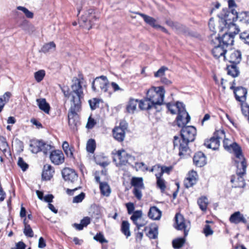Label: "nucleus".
Returning a JSON list of instances; mask_svg holds the SVG:
<instances>
[{
    "instance_id": "47",
    "label": "nucleus",
    "mask_w": 249,
    "mask_h": 249,
    "mask_svg": "<svg viewBox=\"0 0 249 249\" xmlns=\"http://www.w3.org/2000/svg\"><path fill=\"white\" fill-rule=\"evenodd\" d=\"M55 48V44L53 42H50L49 43L45 44L42 48V51L43 52L46 53L52 50H54Z\"/></svg>"
},
{
    "instance_id": "51",
    "label": "nucleus",
    "mask_w": 249,
    "mask_h": 249,
    "mask_svg": "<svg viewBox=\"0 0 249 249\" xmlns=\"http://www.w3.org/2000/svg\"><path fill=\"white\" fill-rule=\"evenodd\" d=\"M172 167L171 166L166 167L165 166H160V169L159 170V173H157L158 175L160 176H162L163 173H165L167 174H169L170 171L172 170Z\"/></svg>"
},
{
    "instance_id": "3",
    "label": "nucleus",
    "mask_w": 249,
    "mask_h": 249,
    "mask_svg": "<svg viewBox=\"0 0 249 249\" xmlns=\"http://www.w3.org/2000/svg\"><path fill=\"white\" fill-rule=\"evenodd\" d=\"M165 92L162 87H152L147 90L146 94L156 108L157 105H161L163 104Z\"/></svg>"
},
{
    "instance_id": "58",
    "label": "nucleus",
    "mask_w": 249,
    "mask_h": 249,
    "mask_svg": "<svg viewBox=\"0 0 249 249\" xmlns=\"http://www.w3.org/2000/svg\"><path fill=\"white\" fill-rule=\"evenodd\" d=\"M144 188H137L134 189L133 192L135 197L139 200H140L142 197V190Z\"/></svg>"
},
{
    "instance_id": "4",
    "label": "nucleus",
    "mask_w": 249,
    "mask_h": 249,
    "mask_svg": "<svg viewBox=\"0 0 249 249\" xmlns=\"http://www.w3.org/2000/svg\"><path fill=\"white\" fill-rule=\"evenodd\" d=\"M178 115L176 119L177 125L179 127H183L190 121V117L185 109L183 104L177 102Z\"/></svg>"
},
{
    "instance_id": "15",
    "label": "nucleus",
    "mask_w": 249,
    "mask_h": 249,
    "mask_svg": "<svg viewBox=\"0 0 249 249\" xmlns=\"http://www.w3.org/2000/svg\"><path fill=\"white\" fill-rule=\"evenodd\" d=\"M50 159L53 164L59 165L64 162L65 158L61 151L53 150L50 154Z\"/></svg>"
},
{
    "instance_id": "20",
    "label": "nucleus",
    "mask_w": 249,
    "mask_h": 249,
    "mask_svg": "<svg viewBox=\"0 0 249 249\" xmlns=\"http://www.w3.org/2000/svg\"><path fill=\"white\" fill-rule=\"evenodd\" d=\"M197 174L196 171H192L190 172L187 178L184 180V184L185 186L188 188L193 186L196 182Z\"/></svg>"
},
{
    "instance_id": "28",
    "label": "nucleus",
    "mask_w": 249,
    "mask_h": 249,
    "mask_svg": "<svg viewBox=\"0 0 249 249\" xmlns=\"http://www.w3.org/2000/svg\"><path fill=\"white\" fill-rule=\"evenodd\" d=\"M36 101L40 110L43 111L45 113H49L50 106L45 98L37 99Z\"/></svg>"
},
{
    "instance_id": "10",
    "label": "nucleus",
    "mask_w": 249,
    "mask_h": 249,
    "mask_svg": "<svg viewBox=\"0 0 249 249\" xmlns=\"http://www.w3.org/2000/svg\"><path fill=\"white\" fill-rule=\"evenodd\" d=\"M227 52L226 48L223 46L221 42L218 40V45L215 46L212 51V54L215 59L220 61H225V54Z\"/></svg>"
},
{
    "instance_id": "32",
    "label": "nucleus",
    "mask_w": 249,
    "mask_h": 249,
    "mask_svg": "<svg viewBox=\"0 0 249 249\" xmlns=\"http://www.w3.org/2000/svg\"><path fill=\"white\" fill-rule=\"evenodd\" d=\"M0 150L6 156L9 155V147L5 138L0 136Z\"/></svg>"
},
{
    "instance_id": "24",
    "label": "nucleus",
    "mask_w": 249,
    "mask_h": 249,
    "mask_svg": "<svg viewBox=\"0 0 249 249\" xmlns=\"http://www.w3.org/2000/svg\"><path fill=\"white\" fill-rule=\"evenodd\" d=\"M166 24L178 33H186L188 32V29L185 26L178 23L168 20L166 21Z\"/></svg>"
},
{
    "instance_id": "63",
    "label": "nucleus",
    "mask_w": 249,
    "mask_h": 249,
    "mask_svg": "<svg viewBox=\"0 0 249 249\" xmlns=\"http://www.w3.org/2000/svg\"><path fill=\"white\" fill-rule=\"evenodd\" d=\"M46 246V241L42 237H40L38 240V247L40 249L45 248Z\"/></svg>"
},
{
    "instance_id": "61",
    "label": "nucleus",
    "mask_w": 249,
    "mask_h": 249,
    "mask_svg": "<svg viewBox=\"0 0 249 249\" xmlns=\"http://www.w3.org/2000/svg\"><path fill=\"white\" fill-rule=\"evenodd\" d=\"M80 223L83 228L87 227L90 223V218L88 216L85 217L81 220Z\"/></svg>"
},
{
    "instance_id": "46",
    "label": "nucleus",
    "mask_w": 249,
    "mask_h": 249,
    "mask_svg": "<svg viewBox=\"0 0 249 249\" xmlns=\"http://www.w3.org/2000/svg\"><path fill=\"white\" fill-rule=\"evenodd\" d=\"M18 10L22 11L25 15V16L29 18H32L34 17V13L30 11L26 7L21 6H18L17 7Z\"/></svg>"
},
{
    "instance_id": "62",
    "label": "nucleus",
    "mask_w": 249,
    "mask_h": 249,
    "mask_svg": "<svg viewBox=\"0 0 249 249\" xmlns=\"http://www.w3.org/2000/svg\"><path fill=\"white\" fill-rule=\"evenodd\" d=\"M126 207L127 208L128 214H130L132 213L135 209L133 203L131 202L126 203Z\"/></svg>"
},
{
    "instance_id": "5",
    "label": "nucleus",
    "mask_w": 249,
    "mask_h": 249,
    "mask_svg": "<svg viewBox=\"0 0 249 249\" xmlns=\"http://www.w3.org/2000/svg\"><path fill=\"white\" fill-rule=\"evenodd\" d=\"M96 20L94 10L92 9L88 10L79 20V23L83 28L89 30L92 24Z\"/></svg>"
},
{
    "instance_id": "6",
    "label": "nucleus",
    "mask_w": 249,
    "mask_h": 249,
    "mask_svg": "<svg viewBox=\"0 0 249 249\" xmlns=\"http://www.w3.org/2000/svg\"><path fill=\"white\" fill-rule=\"evenodd\" d=\"M108 81L105 76H101L96 77L92 83V89L94 91L99 90V89L103 92H106L107 90Z\"/></svg>"
},
{
    "instance_id": "60",
    "label": "nucleus",
    "mask_w": 249,
    "mask_h": 249,
    "mask_svg": "<svg viewBox=\"0 0 249 249\" xmlns=\"http://www.w3.org/2000/svg\"><path fill=\"white\" fill-rule=\"evenodd\" d=\"M96 124V122L94 119L89 117L86 126L89 129H91L94 127Z\"/></svg>"
},
{
    "instance_id": "50",
    "label": "nucleus",
    "mask_w": 249,
    "mask_h": 249,
    "mask_svg": "<svg viewBox=\"0 0 249 249\" xmlns=\"http://www.w3.org/2000/svg\"><path fill=\"white\" fill-rule=\"evenodd\" d=\"M240 39L246 44L249 45V32L245 31L240 35Z\"/></svg>"
},
{
    "instance_id": "7",
    "label": "nucleus",
    "mask_w": 249,
    "mask_h": 249,
    "mask_svg": "<svg viewBox=\"0 0 249 249\" xmlns=\"http://www.w3.org/2000/svg\"><path fill=\"white\" fill-rule=\"evenodd\" d=\"M221 136H225V132L223 130L217 131L214 134V136L209 140L206 141L204 145L208 148L212 149L213 150H217L220 146V137Z\"/></svg>"
},
{
    "instance_id": "38",
    "label": "nucleus",
    "mask_w": 249,
    "mask_h": 249,
    "mask_svg": "<svg viewBox=\"0 0 249 249\" xmlns=\"http://www.w3.org/2000/svg\"><path fill=\"white\" fill-rule=\"evenodd\" d=\"M158 235V226L156 225H152L148 233V236L150 238L156 239Z\"/></svg>"
},
{
    "instance_id": "11",
    "label": "nucleus",
    "mask_w": 249,
    "mask_h": 249,
    "mask_svg": "<svg viewBox=\"0 0 249 249\" xmlns=\"http://www.w3.org/2000/svg\"><path fill=\"white\" fill-rule=\"evenodd\" d=\"M63 178L65 181L74 182L78 179V175L75 171L70 168H64L61 171Z\"/></svg>"
},
{
    "instance_id": "55",
    "label": "nucleus",
    "mask_w": 249,
    "mask_h": 249,
    "mask_svg": "<svg viewBox=\"0 0 249 249\" xmlns=\"http://www.w3.org/2000/svg\"><path fill=\"white\" fill-rule=\"evenodd\" d=\"M203 232L206 236L211 235L213 234V231L209 225H206L203 229Z\"/></svg>"
},
{
    "instance_id": "22",
    "label": "nucleus",
    "mask_w": 249,
    "mask_h": 249,
    "mask_svg": "<svg viewBox=\"0 0 249 249\" xmlns=\"http://www.w3.org/2000/svg\"><path fill=\"white\" fill-rule=\"evenodd\" d=\"M193 161L196 166L202 167L206 163V157L202 152H198L194 156Z\"/></svg>"
},
{
    "instance_id": "21",
    "label": "nucleus",
    "mask_w": 249,
    "mask_h": 249,
    "mask_svg": "<svg viewBox=\"0 0 249 249\" xmlns=\"http://www.w3.org/2000/svg\"><path fill=\"white\" fill-rule=\"evenodd\" d=\"M234 36L229 34L227 32L225 33L223 35L222 38L219 39L218 37H216L217 41L218 40L221 42V44L224 47L227 48L228 45H232L234 42L233 40Z\"/></svg>"
},
{
    "instance_id": "39",
    "label": "nucleus",
    "mask_w": 249,
    "mask_h": 249,
    "mask_svg": "<svg viewBox=\"0 0 249 249\" xmlns=\"http://www.w3.org/2000/svg\"><path fill=\"white\" fill-rule=\"evenodd\" d=\"M23 223L24 225V229L23 231V232L24 234L30 237H32L34 236V232L31 229L30 226L28 223V221H27V219L26 218L24 219Z\"/></svg>"
},
{
    "instance_id": "59",
    "label": "nucleus",
    "mask_w": 249,
    "mask_h": 249,
    "mask_svg": "<svg viewBox=\"0 0 249 249\" xmlns=\"http://www.w3.org/2000/svg\"><path fill=\"white\" fill-rule=\"evenodd\" d=\"M167 70V68L165 67H162L154 74L155 77H160L164 74L165 71Z\"/></svg>"
},
{
    "instance_id": "23",
    "label": "nucleus",
    "mask_w": 249,
    "mask_h": 249,
    "mask_svg": "<svg viewBox=\"0 0 249 249\" xmlns=\"http://www.w3.org/2000/svg\"><path fill=\"white\" fill-rule=\"evenodd\" d=\"M241 56L240 51L234 50L231 53L228 61L231 64L236 65L241 61L242 58Z\"/></svg>"
},
{
    "instance_id": "2",
    "label": "nucleus",
    "mask_w": 249,
    "mask_h": 249,
    "mask_svg": "<svg viewBox=\"0 0 249 249\" xmlns=\"http://www.w3.org/2000/svg\"><path fill=\"white\" fill-rule=\"evenodd\" d=\"M180 131L181 137L175 136L174 138V148L179 150V155L185 157L189 156L191 150L188 146L189 142H193L196 134V128L193 126H183Z\"/></svg>"
},
{
    "instance_id": "53",
    "label": "nucleus",
    "mask_w": 249,
    "mask_h": 249,
    "mask_svg": "<svg viewBox=\"0 0 249 249\" xmlns=\"http://www.w3.org/2000/svg\"><path fill=\"white\" fill-rule=\"evenodd\" d=\"M241 107L242 113L245 116H249V106H248L247 104L244 103H241Z\"/></svg>"
},
{
    "instance_id": "57",
    "label": "nucleus",
    "mask_w": 249,
    "mask_h": 249,
    "mask_svg": "<svg viewBox=\"0 0 249 249\" xmlns=\"http://www.w3.org/2000/svg\"><path fill=\"white\" fill-rule=\"evenodd\" d=\"M94 239L100 242L101 243H107V240L104 238V235L99 233L93 237Z\"/></svg>"
},
{
    "instance_id": "49",
    "label": "nucleus",
    "mask_w": 249,
    "mask_h": 249,
    "mask_svg": "<svg viewBox=\"0 0 249 249\" xmlns=\"http://www.w3.org/2000/svg\"><path fill=\"white\" fill-rule=\"evenodd\" d=\"M45 75V72L44 70H39L35 73V78L37 82L42 81Z\"/></svg>"
},
{
    "instance_id": "35",
    "label": "nucleus",
    "mask_w": 249,
    "mask_h": 249,
    "mask_svg": "<svg viewBox=\"0 0 249 249\" xmlns=\"http://www.w3.org/2000/svg\"><path fill=\"white\" fill-rule=\"evenodd\" d=\"M227 70L228 74L231 75L233 77L238 76L239 74V71L235 65L231 64L227 65Z\"/></svg>"
},
{
    "instance_id": "29",
    "label": "nucleus",
    "mask_w": 249,
    "mask_h": 249,
    "mask_svg": "<svg viewBox=\"0 0 249 249\" xmlns=\"http://www.w3.org/2000/svg\"><path fill=\"white\" fill-rule=\"evenodd\" d=\"M150 218L153 220H159L161 215V212L156 206L150 208L148 213Z\"/></svg>"
},
{
    "instance_id": "18",
    "label": "nucleus",
    "mask_w": 249,
    "mask_h": 249,
    "mask_svg": "<svg viewBox=\"0 0 249 249\" xmlns=\"http://www.w3.org/2000/svg\"><path fill=\"white\" fill-rule=\"evenodd\" d=\"M247 92V89L242 87H237L234 89L235 98L241 103H244L246 101Z\"/></svg>"
},
{
    "instance_id": "30",
    "label": "nucleus",
    "mask_w": 249,
    "mask_h": 249,
    "mask_svg": "<svg viewBox=\"0 0 249 249\" xmlns=\"http://www.w3.org/2000/svg\"><path fill=\"white\" fill-rule=\"evenodd\" d=\"M139 107L142 110H148L154 107V105L146 96L143 100H139Z\"/></svg>"
},
{
    "instance_id": "54",
    "label": "nucleus",
    "mask_w": 249,
    "mask_h": 249,
    "mask_svg": "<svg viewBox=\"0 0 249 249\" xmlns=\"http://www.w3.org/2000/svg\"><path fill=\"white\" fill-rule=\"evenodd\" d=\"M18 164L24 171H25L28 167V164L24 162L21 158H18Z\"/></svg>"
},
{
    "instance_id": "45",
    "label": "nucleus",
    "mask_w": 249,
    "mask_h": 249,
    "mask_svg": "<svg viewBox=\"0 0 249 249\" xmlns=\"http://www.w3.org/2000/svg\"><path fill=\"white\" fill-rule=\"evenodd\" d=\"M185 242V240L183 238L174 239L172 241L173 246L175 249H179L183 246Z\"/></svg>"
},
{
    "instance_id": "44",
    "label": "nucleus",
    "mask_w": 249,
    "mask_h": 249,
    "mask_svg": "<svg viewBox=\"0 0 249 249\" xmlns=\"http://www.w3.org/2000/svg\"><path fill=\"white\" fill-rule=\"evenodd\" d=\"M62 148L66 155L69 158L73 157L72 148L69 146V143L65 141L62 144Z\"/></svg>"
},
{
    "instance_id": "8",
    "label": "nucleus",
    "mask_w": 249,
    "mask_h": 249,
    "mask_svg": "<svg viewBox=\"0 0 249 249\" xmlns=\"http://www.w3.org/2000/svg\"><path fill=\"white\" fill-rule=\"evenodd\" d=\"M219 18V22L220 26L226 27L229 22H233L237 19V16L228 13V10L226 9H223L222 11L218 15Z\"/></svg>"
},
{
    "instance_id": "31",
    "label": "nucleus",
    "mask_w": 249,
    "mask_h": 249,
    "mask_svg": "<svg viewBox=\"0 0 249 249\" xmlns=\"http://www.w3.org/2000/svg\"><path fill=\"white\" fill-rule=\"evenodd\" d=\"M42 145V141L34 140L31 142L30 147L31 151L33 153H37L40 151Z\"/></svg>"
},
{
    "instance_id": "13",
    "label": "nucleus",
    "mask_w": 249,
    "mask_h": 249,
    "mask_svg": "<svg viewBox=\"0 0 249 249\" xmlns=\"http://www.w3.org/2000/svg\"><path fill=\"white\" fill-rule=\"evenodd\" d=\"M133 223L136 225L138 230L143 227L146 222L142 217V213L141 211H136L133 213L130 217Z\"/></svg>"
},
{
    "instance_id": "43",
    "label": "nucleus",
    "mask_w": 249,
    "mask_h": 249,
    "mask_svg": "<svg viewBox=\"0 0 249 249\" xmlns=\"http://www.w3.org/2000/svg\"><path fill=\"white\" fill-rule=\"evenodd\" d=\"M96 148V143L93 139H89L87 142L86 149L88 152L93 153Z\"/></svg>"
},
{
    "instance_id": "9",
    "label": "nucleus",
    "mask_w": 249,
    "mask_h": 249,
    "mask_svg": "<svg viewBox=\"0 0 249 249\" xmlns=\"http://www.w3.org/2000/svg\"><path fill=\"white\" fill-rule=\"evenodd\" d=\"M241 165L243 172L237 173L236 176H232L231 177V182L234 184L235 187H244L245 186L243 176L245 174L246 165L244 160L241 161Z\"/></svg>"
},
{
    "instance_id": "37",
    "label": "nucleus",
    "mask_w": 249,
    "mask_h": 249,
    "mask_svg": "<svg viewBox=\"0 0 249 249\" xmlns=\"http://www.w3.org/2000/svg\"><path fill=\"white\" fill-rule=\"evenodd\" d=\"M100 189L103 195L107 196H109L111 190L107 182H100Z\"/></svg>"
},
{
    "instance_id": "14",
    "label": "nucleus",
    "mask_w": 249,
    "mask_h": 249,
    "mask_svg": "<svg viewBox=\"0 0 249 249\" xmlns=\"http://www.w3.org/2000/svg\"><path fill=\"white\" fill-rule=\"evenodd\" d=\"M176 223L177 224L176 228L178 230H184V236H186L188 234V230H187L189 222H187L182 215L180 213H177L175 216Z\"/></svg>"
},
{
    "instance_id": "17",
    "label": "nucleus",
    "mask_w": 249,
    "mask_h": 249,
    "mask_svg": "<svg viewBox=\"0 0 249 249\" xmlns=\"http://www.w3.org/2000/svg\"><path fill=\"white\" fill-rule=\"evenodd\" d=\"M116 157L119 160V164L125 165L129 160H134V158L126 153L124 150H119L117 152Z\"/></svg>"
},
{
    "instance_id": "33",
    "label": "nucleus",
    "mask_w": 249,
    "mask_h": 249,
    "mask_svg": "<svg viewBox=\"0 0 249 249\" xmlns=\"http://www.w3.org/2000/svg\"><path fill=\"white\" fill-rule=\"evenodd\" d=\"M131 184L134 187V189L144 188L142 178L133 177L131 180Z\"/></svg>"
},
{
    "instance_id": "16",
    "label": "nucleus",
    "mask_w": 249,
    "mask_h": 249,
    "mask_svg": "<svg viewBox=\"0 0 249 249\" xmlns=\"http://www.w3.org/2000/svg\"><path fill=\"white\" fill-rule=\"evenodd\" d=\"M228 148L225 150L230 152V153L233 152L235 155L236 157L240 160L244 159L242 154L241 149L240 147L237 144L236 142H233L231 141L229 142V145Z\"/></svg>"
},
{
    "instance_id": "25",
    "label": "nucleus",
    "mask_w": 249,
    "mask_h": 249,
    "mask_svg": "<svg viewBox=\"0 0 249 249\" xmlns=\"http://www.w3.org/2000/svg\"><path fill=\"white\" fill-rule=\"evenodd\" d=\"M54 170L50 164H45L44 166L42 174V178L45 180H50L53 176Z\"/></svg>"
},
{
    "instance_id": "1",
    "label": "nucleus",
    "mask_w": 249,
    "mask_h": 249,
    "mask_svg": "<svg viewBox=\"0 0 249 249\" xmlns=\"http://www.w3.org/2000/svg\"><path fill=\"white\" fill-rule=\"evenodd\" d=\"M73 84L71 85V91L70 93L64 94L70 102V113L69 114V124L71 128L74 129L76 128L77 122L74 119V115H75L81 109V100L83 98L84 94L81 82L80 79L74 78L72 80Z\"/></svg>"
},
{
    "instance_id": "56",
    "label": "nucleus",
    "mask_w": 249,
    "mask_h": 249,
    "mask_svg": "<svg viewBox=\"0 0 249 249\" xmlns=\"http://www.w3.org/2000/svg\"><path fill=\"white\" fill-rule=\"evenodd\" d=\"M85 195L84 193H81L78 196L73 197L72 202L73 203H79L82 202L85 197Z\"/></svg>"
},
{
    "instance_id": "19",
    "label": "nucleus",
    "mask_w": 249,
    "mask_h": 249,
    "mask_svg": "<svg viewBox=\"0 0 249 249\" xmlns=\"http://www.w3.org/2000/svg\"><path fill=\"white\" fill-rule=\"evenodd\" d=\"M219 28L220 32L224 31V29H227L226 32L233 36L240 31L238 26L233 22H229L226 27L219 26Z\"/></svg>"
},
{
    "instance_id": "12",
    "label": "nucleus",
    "mask_w": 249,
    "mask_h": 249,
    "mask_svg": "<svg viewBox=\"0 0 249 249\" xmlns=\"http://www.w3.org/2000/svg\"><path fill=\"white\" fill-rule=\"evenodd\" d=\"M127 126L125 123L121 122L120 126L116 127L113 130L114 138L119 142L124 141L125 137V130Z\"/></svg>"
},
{
    "instance_id": "40",
    "label": "nucleus",
    "mask_w": 249,
    "mask_h": 249,
    "mask_svg": "<svg viewBox=\"0 0 249 249\" xmlns=\"http://www.w3.org/2000/svg\"><path fill=\"white\" fill-rule=\"evenodd\" d=\"M155 176L157 178V186L160 189L161 192H163L166 189L165 181L162 178V176L158 175V174H156Z\"/></svg>"
},
{
    "instance_id": "36",
    "label": "nucleus",
    "mask_w": 249,
    "mask_h": 249,
    "mask_svg": "<svg viewBox=\"0 0 249 249\" xmlns=\"http://www.w3.org/2000/svg\"><path fill=\"white\" fill-rule=\"evenodd\" d=\"M197 203L201 211H206L209 202L206 196H201L198 198Z\"/></svg>"
},
{
    "instance_id": "64",
    "label": "nucleus",
    "mask_w": 249,
    "mask_h": 249,
    "mask_svg": "<svg viewBox=\"0 0 249 249\" xmlns=\"http://www.w3.org/2000/svg\"><path fill=\"white\" fill-rule=\"evenodd\" d=\"M11 96V93L10 92H6L3 94L1 98H2L3 102L5 103V104L8 102Z\"/></svg>"
},
{
    "instance_id": "52",
    "label": "nucleus",
    "mask_w": 249,
    "mask_h": 249,
    "mask_svg": "<svg viewBox=\"0 0 249 249\" xmlns=\"http://www.w3.org/2000/svg\"><path fill=\"white\" fill-rule=\"evenodd\" d=\"M89 103L90 108L92 110H94L98 107L99 100L96 98H93L92 99L89 100Z\"/></svg>"
},
{
    "instance_id": "26",
    "label": "nucleus",
    "mask_w": 249,
    "mask_h": 249,
    "mask_svg": "<svg viewBox=\"0 0 249 249\" xmlns=\"http://www.w3.org/2000/svg\"><path fill=\"white\" fill-rule=\"evenodd\" d=\"M139 100L130 98L126 106L127 112L133 114L137 109V107L139 104Z\"/></svg>"
},
{
    "instance_id": "42",
    "label": "nucleus",
    "mask_w": 249,
    "mask_h": 249,
    "mask_svg": "<svg viewBox=\"0 0 249 249\" xmlns=\"http://www.w3.org/2000/svg\"><path fill=\"white\" fill-rule=\"evenodd\" d=\"M237 19H239L240 21L245 23H249V12H243L239 14L237 16Z\"/></svg>"
},
{
    "instance_id": "34",
    "label": "nucleus",
    "mask_w": 249,
    "mask_h": 249,
    "mask_svg": "<svg viewBox=\"0 0 249 249\" xmlns=\"http://www.w3.org/2000/svg\"><path fill=\"white\" fill-rule=\"evenodd\" d=\"M137 14L141 16L144 20V21L148 24L152 26L154 28H156L158 24L156 23V20L153 18L146 15L142 13H137Z\"/></svg>"
},
{
    "instance_id": "27",
    "label": "nucleus",
    "mask_w": 249,
    "mask_h": 249,
    "mask_svg": "<svg viewBox=\"0 0 249 249\" xmlns=\"http://www.w3.org/2000/svg\"><path fill=\"white\" fill-rule=\"evenodd\" d=\"M230 220L231 223L238 224L240 222L246 223L247 220L244 217L243 215L239 212H235L230 218Z\"/></svg>"
},
{
    "instance_id": "48",
    "label": "nucleus",
    "mask_w": 249,
    "mask_h": 249,
    "mask_svg": "<svg viewBox=\"0 0 249 249\" xmlns=\"http://www.w3.org/2000/svg\"><path fill=\"white\" fill-rule=\"evenodd\" d=\"M52 146L51 144L44 143L42 142V145H41L40 151H42L45 155L48 153L51 154V152L52 151Z\"/></svg>"
},
{
    "instance_id": "41",
    "label": "nucleus",
    "mask_w": 249,
    "mask_h": 249,
    "mask_svg": "<svg viewBox=\"0 0 249 249\" xmlns=\"http://www.w3.org/2000/svg\"><path fill=\"white\" fill-rule=\"evenodd\" d=\"M129 223L127 221H123L121 225L122 232L126 236H130V232L129 230Z\"/></svg>"
}]
</instances>
